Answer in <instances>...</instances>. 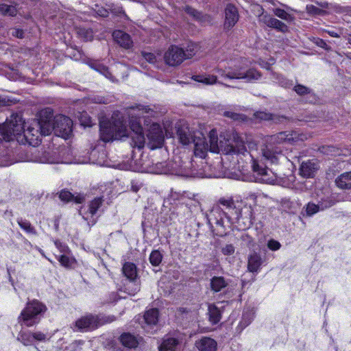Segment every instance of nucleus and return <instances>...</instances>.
Here are the masks:
<instances>
[{
  "label": "nucleus",
  "instance_id": "12",
  "mask_svg": "<svg viewBox=\"0 0 351 351\" xmlns=\"http://www.w3.org/2000/svg\"><path fill=\"white\" fill-rule=\"evenodd\" d=\"M262 159L269 164H278L283 157L282 149L268 143L261 149Z\"/></svg>",
  "mask_w": 351,
  "mask_h": 351
},
{
  "label": "nucleus",
  "instance_id": "64",
  "mask_svg": "<svg viewBox=\"0 0 351 351\" xmlns=\"http://www.w3.org/2000/svg\"><path fill=\"white\" fill-rule=\"evenodd\" d=\"M280 5H281L282 6H283L284 8H287V9H289V7L288 5H285V4L280 3Z\"/></svg>",
  "mask_w": 351,
  "mask_h": 351
},
{
  "label": "nucleus",
  "instance_id": "47",
  "mask_svg": "<svg viewBox=\"0 0 351 351\" xmlns=\"http://www.w3.org/2000/svg\"><path fill=\"white\" fill-rule=\"evenodd\" d=\"M80 121L81 124L84 127H90L92 125L91 119L86 113H83L81 114Z\"/></svg>",
  "mask_w": 351,
  "mask_h": 351
},
{
  "label": "nucleus",
  "instance_id": "8",
  "mask_svg": "<svg viewBox=\"0 0 351 351\" xmlns=\"http://www.w3.org/2000/svg\"><path fill=\"white\" fill-rule=\"evenodd\" d=\"M307 135L298 131L280 132L269 136L268 143L274 146L283 143L292 144L307 139Z\"/></svg>",
  "mask_w": 351,
  "mask_h": 351
},
{
  "label": "nucleus",
  "instance_id": "18",
  "mask_svg": "<svg viewBox=\"0 0 351 351\" xmlns=\"http://www.w3.org/2000/svg\"><path fill=\"white\" fill-rule=\"evenodd\" d=\"M319 169V165L314 160L302 162L300 167V175L304 178H313Z\"/></svg>",
  "mask_w": 351,
  "mask_h": 351
},
{
  "label": "nucleus",
  "instance_id": "51",
  "mask_svg": "<svg viewBox=\"0 0 351 351\" xmlns=\"http://www.w3.org/2000/svg\"><path fill=\"white\" fill-rule=\"evenodd\" d=\"M185 11L187 14L192 16L195 19H200L201 13L199 12L198 11H197L196 10H195L194 8L189 7V6H186Z\"/></svg>",
  "mask_w": 351,
  "mask_h": 351
},
{
  "label": "nucleus",
  "instance_id": "41",
  "mask_svg": "<svg viewBox=\"0 0 351 351\" xmlns=\"http://www.w3.org/2000/svg\"><path fill=\"white\" fill-rule=\"evenodd\" d=\"M273 12L276 16L285 21H292L293 19L291 14H289L285 10L281 8L274 9Z\"/></svg>",
  "mask_w": 351,
  "mask_h": 351
},
{
  "label": "nucleus",
  "instance_id": "27",
  "mask_svg": "<svg viewBox=\"0 0 351 351\" xmlns=\"http://www.w3.org/2000/svg\"><path fill=\"white\" fill-rule=\"evenodd\" d=\"M336 185L342 189H351V171L341 174L335 180Z\"/></svg>",
  "mask_w": 351,
  "mask_h": 351
},
{
  "label": "nucleus",
  "instance_id": "46",
  "mask_svg": "<svg viewBox=\"0 0 351 351\" xmlns=\"http://www.w3.org/2000/svg\"><path fill=\"white\" fill-rule=\"evenodd\" d=\"M169 171V169L167 167L165 162H157L153 173L157 174H166Z\"/></svg>",
  "mask_w": 351,
  "mask_h": 351
},
{
  "label": "nucleus",
  "instance_id": "37",
  "mask_svg": "<svg viewBox=\"0 0 351 351\" xmlns=\"http://www.w3.org/2000/svg\"><path fill=\"white\" fill-rule=\"evenodd\" d=\"M0 14L5 16H14L16 15L17 10L16 7L12 5L2 3L0 4Z\"/></svg>",
  "mask_w": 351,
  "mask_h": 351
},
{
  "label": "nucleus",
  "instance_id": "59",
  "mask_svg": "<svg viewBox=\"0 0 351 351\" xmlns=\"http://www.w3.org/2000/svg\"><path fill=\"white\" fill-rule=\"evenodd\" d=\"M244 208L247 210V215L245 216V218L249 219L250 221L252 218V209L250 206H245Z\"/></svg>",
  "mask_w": 351,
  "mask_h": 351
},
{
  "label": "nucleus",
  "instance_id": "24",
  "mask_svg": "<svg viewBox=\"0 0 351 351\" xmlns=\"http://www.w3.org/2000/svg\"><path fill=\"white\" fill-rule=\"evenodd\" d=\"M180 342L178 337H165L158 348L159 351H176Z\"/></svg>",
  "mask_w": 351,
  "mask_h": 351
},
{
  "label": "nucleus",
  "instance_id": "50",
  "mask_svg": "<svg viewBox=\"0 0 351 351\" xmlns=\"http://www.w3.org/2000/svg\"><path fill=\"white\" fill-rule=\"evenodd\" d=\"M294 90L300 95H304L309 93L310 92L308 88L301 84L295 86Z\"/></svg>",
  "mask_w": 351,
  "mask_h": 351
},
{
  "label": "nucleus",
  "instance_id": "26",
  "mask_svg": "<svg viewBox=\"0 0 351 351\" xmlns=\"http://www.w3.org/2000/svg\"><path fill=\"white\" fill-rule=\"evenodd\" d=\"M121 344L127 348H135L138 346V339L133 335L128 332L122 334L119 337Z\"/></svg>",
  "mask_w": 351,
  "mask_h": 351
},
{
  "label": "nucleus",
  "instance_id": "39",
  "mask_svg": "<svg viewBox=\"0 0 351 351\" xmlns=\"http://www.w3.org/2000/svg\"><path fill=\"white\" fill-rule=\"evenodd\" d=\"M270 23V27L271 28L276 29V30L285 33L288 31V26L283 22L280 20L274 18L273 21Z\"/></svg>",
  "mask_w": 351,
  "mask_h": 351
},
{
  "label": "nucleus",
  "instance_id": "62",
  "mask_svg": "<svg viewBox=\"0 0 351 351\" xmlns=\"http://www.w3.org/2000/svg\"><path fill=\"white\" fill-rule=\"evenodd\" d=\"M41 162H51V161H49V160L47 159H40V160Z\"/></svg>",
  "mask_w": 351,
  "mask_h": 351
},
{
  "label": "nucleus",
  "instance_id": "58",
  "mask_svg": "<svg viewBox=\"0 0 351 351\" xmlns=\"http://www.w3.org/2000/svg\"><path fill=\"white\" fill-rule=\"evenodd\" d=\"M10 34L19 38L23 37L24 32L21 29L13 28L10 29Z\"/></svg>",
  "mask_w": 351,
  "mask_h": 351
},
{
  "label": "nucleus",
  "instance_id": "25",
  "mask_svg": "<svg viewBox=\"0 0 351 351\" xmlns=\"http://www.w3.org/2000/svg\"><path fill=\"white\" fill-rule=\"evenodd\" d=\"M263 261L260 256L256 252H253L249 255L247 262V269L250 272H257L261 265Z\"/></svg>",
  "mask_w": 351,
  "mask_h": 351
},
{
  "label": "nucleus",
  "instance_id": "14",
  "mask_svg": "<svg viewBox=\"0 0 351 351\" xmlns=\"http://www.w3.org/2000/svg\"><path fill=\"white\" fill-rule=\"evenodd\" d=\"M40 125L38 119H33L25 130L24 136L31 145H37L40 141Z\"/></svg>",
  "mask_w": 351,
  "mask_h": 351
},
{
  "label": "nucleus",
  "instance_id": "48",
  "mask_svg": "<svg viewBox=\"0 0 351 351\" xmlns=\"http://www.w3.org/2000/svg\"><path fill=\"white\" fill-rule=\"evenodd\" d=\"M33 340H36L39 341H45L48 340L47 335L45 334L42 332L38 331L35 332H32Z\"/></svg>",
  "mask_w": 351,
  "mask_h": 351
},
{
  "label": "nucleus",
  "instance_id": "44",
  "mask_svg": "<svg viewBox=\"0 0 351 351\" xmlns=\"http://www.w3.org/2000/svg\"><path fill=\"white\" fill-rule=\"evenodd\" d=\"M259 12H261L260 15L258 16L259 21L262 22L267 26L270 27V23H271V21H273L274 17H271L268 14H265L264 9L262 7H260Z\"/></svg>",
  "mask_w": 351,
  "mask_h": 351
},
{
  "label": "nucleus",
  "instance_id": "56",
  "mask_svg": "<svg viewBox=\"0 0 351 351\" xmlns=\"http://www.w3.org/2000/svg\"><path fill=\"white\" fill-rule=\"evenodd\" d=\"M306 10L308 13L314 14H320L323 12L322 10L313 5H307Z\"/></svg>",
  "mask_w": 351,
  "mask_h": 351
},
{
  "label": "nucleus",
  "instance_id": "11",
  "mask_svg": "<svg viewBox=\"0 0 351 351\" xmlns=\"http://www.w3.org/2000/svg\"><path fill=\"white\" fill-rule=\"evenodd\" d=\"M147 147L151 149L161 147L164 143V135L161 127L158 123H153L147 134Z\"/></svg>",
  "mask_w": 351,
  "mask_h": 351
},
{
  "label": "nucleus",
  "instance_id": "55",
  "mask_svg": "<svg viewBox=\"0 0 351 351\" xmlns=\"http://www.w3.org/2000/svg\"><path fill=\"white\" fill-rule=\"evenodd\" d=\"M253 319V315L251 313H245L243 315V319L241 321V324L244 326H247L250 324Z\"/></svg>",
  "mask_w": 351,
  "mask_h": 351
},
{
  "label": "nucleus",
  "instance_id": "4",
  "mask_svg": "<svg viewBox=\"0 0 351 351\" xmlns=\"http://www.w3.org/2000/svg\"><path fill=\"white\" fill-rule=\"evenodd\" d=\"M47 306L37 300L27 303L25 308L19 317V322L27 327L33 326L39 323L41 317L47 311Z\"/></svg>",
  "mask_w": 351,
  "mask_h": 351
},
{
  "label": "nucleus",
  "instance_id": "21",
  "mask_svg": "<svg viewBox=\"0 0 351 351\" xmlns=\"http://www.w3.org/2000/svg\"><path fill=\"white\" fill-rule=\"evenodd\" d=\"M195 346L199 351H216L217 343L215 339L204 337L195 341Z\"/></svg>",
  "mask_w": 351,
  "mask_h": 351
},
{
  "label": "nucleus",
  "instance_id": "10",
  "mask_svg": "<svg viewBox=\"0 0 351 351\" xmlns=\"http://www.w3.org/2000/svg\"><path fill=\"white\" fill-rule=\"evenodd\" d=\"M185 60L184 49L177 45H171L164 54V60L170 66H178Z\"/></svg>",
  "mask_w": 351,
  "mask_h": 351
},
{
  "label": "nucleus",
  "instance_id": "53",
  "mask_svg": "<svg viewBox=\"0 0 351 351\" xmlns=\"http://www.w3.org/2000/svg\"><path fill=\"white\" fill-rule=\"evenodd\" d=\"M235 248L232 244H227L222 247L221 252L224 255H232L234 253Z\"/></svg>",
  "mask_w": 351,
  "mask_h": 351
},
{
  "label": "nucleus",
  "instance_id": "5",
  "mask_svg": "<svg viewBox=\"0 0 351 351\" xmlns=\"http://www.w3.org/2000/svg\"><path fill=\"white\" fill-rule=\"evenodd\" d=\"M101 139L104 142L121 139L128 136V131L123 121H118L112 123L100 124Z\"/></svg>",
  "mask_w": 351,
  "mask_h": 351
},
{
  "label": "nucleus",
  "instance_id": "6",
  "mask_svg": "<svg viewBox=\"0 0 351 351\" xmlns=\"http://www.w3.org/2000/svg\"><path fill=\"white\" fill-rule=\"evenodd\" d=\"M24 123L18 115H13L3 124L0 125V134L6 141H10L12 136L21 135L25 132Z\"/></svg>",
  "mask_w": 351,
  "mask_h": 351
},
{
  "label": "nucleus",
  "instance_id": "17",
  "mask_svg": "<svg viewBox=\"0 0 351 351\" xmlns=\"http://www.w3.org/2000/svg\"><path fill=\"white\" fill-rule=\"evenodd\" d=\"M335 204V201L331 198H326V199H322L317 204L312 202H309L306 204V213L308 217H311L319 211H322L326 208L332 206Z\"/></svg>",
  "mask_w": 351,
  "mask_h": 351
},
{
  "label": "nucleus",
  "instance_id": "31",
  "mask_svg": "<svg viewBox=\"0 0 351 351\" xmlns=\"http://www.w3.org/2000/svg\"><path fill=\"white\" fill-rule=\"evenodd\" d=\"M158 311L156 308H152L145 312L143 316L145 324L147 326L156 325L158 322Z\"/></svg>",
  "mask_w": 351,
  "mask_h": 351
},
{
  "label": "nucleus",
  "instance_id": "36",
  "mask_svg": "<svg viewBox=\"0 0 351 351\" xmlns=\"http://www.w3.org/2000/svg\"><path fill=\"white\" fill-rule=\"evenodd\" d=\"M199 45L194 43H189L184 50V56L186 60L192 58L199 51Z\"/></svg>",
  "mask_w": 351,
  "mask_h": 351
},
{
  "label": "nucleus",
  "instance_id": "1",
  "mask_svg": "<svg viewBox=\"0 0 351 351\" xmlns=\"http://www.w3.org/2000/svg\"><path fill=\"white\" fill-rule=\"evenodd\" d=\"M209 141L204 136H197L193 139L194 154L196 156L204 158L208 151L213 153H221L236 158L238 163L241 160L252 162V169L256 182L270 184L274 182L275 176L272 171L260 164L245 147L243 138L237 133H231L228 138L218 142L216 130L209 132Z\"/></svg>",
  "mask_w": 351,
  "mask_h": 351
},
{
  "label": "nucleus",
  "instance_id": "32",
  "mask_svg": "<svg viewBox=\"0 0 351 351\" xmlns=\"http://www.w3.org/2000/svg\"><path fill=\"white\" fill-rule=\"evenodd\" d=\"M60 265L66 268H72L76 263L75 259L70 254H63L60 256H56Z\"/></svg>",
  "mask_w": 351,
  "mask_h": 351
},
{
  "label": "nucleus",
  "instance_id": "61",
  "mask_svg": "<svg viewBox=\"0 0 351 351\" xmlns=\"http://www.w3.org/2000/svg\"><path fill=\"white\" fill-rule=\"evenodd\" d=\"M325 32L334 38H339L340 36V35L335 31L326 30Z\"/></svg>",
  "mask_w": 351,
  "mask_h": 351
},
{
  "label": "nucleus",
  "instance_id": "29",
  "mask_svg": "<svg viewBox=\"0 0 351 351\" xmlns=\"http://www.w3.org/2000/svg\"><path fill=\"white\" fill-rule=\"evenodd\" d=\"M59 198L64 202L74 201L77 204H80L84 200V196L80 195L74 196L71 192L66 190H62L60 192Z\"/></svg>",
  "mask_w": 351,
  "mask_h": 351
},
{
  "label": "nucleus",
  "instance_id": "22",
  "mask_svg": "<svg viewBox=\"0 0 351 351\" xmlns=\"http://www.w3.org/2000/svg\"><path fill=\"white\" fill-rule=\"evenodd\" d=\"M112 36L121 47L125 49H130L132 47L133 42L128 34L121 30H116L113 32Z\"/></svg>",
  "mask_w": 351,
  "mask_h": 351
},
{
  "label": "nucleus",
  "instance_id": "60",
  "mask_svg": "<svg viewBox=\"0 0 351 351\" xmlns=\"http://www.w3.org/2000/svg\"><path fill=\"white\" fill-rule=\"evenodd\" d=\"M96 13L100 16H102V17H106L108 16V11L107 10L103 8H99L97 11H96Z\"/></svg>",
  "mask_w": 351,
  "mask_h": 351
},
{
  "label": "nucleus",
  "instance_id": "33",
  "mask_svg": "<svg viewBox=\"0 0 351 351\" xmlns=\"http://www.w3.org/2000/svg\"><path fill=\"white\" fill-rule=\"evenodd\" d=\"M122 270L124 275L130 280H134L137 276L136 267L134 263H125Z\"/></svg>",
  "mask_w": 351,
  "mask_h": 351
},
{
  "label": "nucleus",
  "instance_id": "13",
  "mask_svg": "<svg viewBox=\"0 0 351 351\" xmlns=\"http://www.w3.org/2000/svg\"><path fill=\"white\" fill-rule=\"evenodd\" d=\"M40 118L38 119L40 125V132L42 136H47L53 131L54 118H53V111L50 108H47L40 112Z\"/></svg>",
  "mask_w": 351,
  "mask_h": 351
},
{
  "label": "nucleus",
  "instance_id": "28",
  "mask_svg": "<svg viewBox=\"0 0 351 351\" xmlns=\"http://www.w3.org/2000/svg\"><path fill=\"white\" fill-rule=\"evenodd\" d=\"M254 117L261 121H272L275 123L280 122L284 117L271 114L264 111L256 112L254 114Z\"/></svg>",
  "mask_w": 351,
  "mask_h": 351
},
{
  "label": "nucleus",
  "instance_id": "3",
  "mask_svg": "<svg viewBox=\"0 0 351 351\" xmlns=\"http://www.w3.org/2000/svg\"><path fill=\"white\" fill-rule=\"evenodd\" d=\"M131 109L133 110V113L130 114V116H131L130 125L132 130L130 134L132 140L131 145L133 147L141 149L145 146V138L143 132V128L139 121V117L144 114L152 115L154 110L148 106L141 105L132 107Z\"/></svg>",
  "mask_w": 351,
  "mask_h": 351
},
{
  "label": "nucleus",
  "instance_id": "34",
  "mask_svg": "<svg viewBox=\"0 0 351 351\" xmlns=\"http://www.w3.org/2000/svg\"><path fill=\"white\" fill-rule=\"evenodd\" d=\"M228 283L223 277L215 276L211 279V289L215 292L220 291L223 288L226 287Z\"/></svg>",
  "mask_w": 351,
  "mask_h": 351
},
{
  "label": "nucleus",
  "instance_id": "52",
  "mask_svg": "<svg viewBox=\"0 0 351 351\" xmlns=\"http://www.w3.org/2000/svg\"><path fill=\"white\" fill-rule=\"evenodd\" d=\"M93 68L98 71L99 73L104 75L106 77H108V75H110V73L108 71V69L105 66L101 65V64H94V65L91 66Z\"/></svg>",
  "mask_w": 351,
  "mask_h": 351
},
{
  "label": "nucleus",
  "instance_id": "49",
  "mask_svg": "<svg viewBox=\"0 0 351 351\" xmlns=\"http://www.w3.org/2000/svg\"><path fill=\"white\" fill-rule=\"evenodd\" d=\"M55 245L59 250V251L63 254H70L71 251L67 245L60 242L59 241H55Z\"/></svg>",
  "mask_w": 351,
  "mask_h": 351
},
{
  "label": "nucleus",
  "instance_id": "23",
  "mask_svg": "<svg viewBox=\"0 0 351 351\" xmlns=\"http://www.w3.org/2000/svg\"><path fill=\"white\" fill-rule=\"evenodd\" d=\"M192 79L197 82L202 83L205 85H213L215 84H220L226 87H230V86L221 83L217 80V77L214 75L210 74H202V75H193Z\"/></svg>",
  "mask_w": 351,
  "mask_h": 351
},
{
  "label": "nucleus",
  "instance_id": "35",
  "mask_svg": "<svg viewBox=\"0 0 351 351\" xmlns=\"http://www.w3.org/2000/svg\"><path fill=\"white\" fill-rule=\"evenodd\" d=\"M17 223L20 228L25 231L28 234L36 235L37 234L34 227L31 224V223L23 218H18Z\"/></svg>",
  "mask_w": 351,
  "mask_h": 351
},
{
  "label": "nucleus",
  "instance_id": "7",
  "mask_svg": "<svg viewBox=\"0 0 351 351\" xmlns=\"http://www.w3.org/2000/svg\"><path fill=\"white\" fill-rule=\"evenodd\" d=\"M115 320L114 315L102 316L99 317L93 315H88L81 317L75 322V327L80 331L91 330L97 328L107 323H111Z\"/></svg>",
  "mask_w": 351,
  "mask_h": 351
},
{
  "label": "nucleus",
  "instance_id": "57",
  "mask_svg": "<svg viewBox=\"0 0 351 351\" xmlns=\"http://www.w3.org/2000/svg\"><path fill=\"white\" fill-rule=\"evenodd\" d=\"M144 58L149 63H154L156 61V56L152 53H143Z\"/></svg>",
  "mask_w": 351,
  "mask_h": 351
},
{
  "label": "nucleus",
  "instance_id": "16",
  "mask_svg": "<svg viewBox=\"0 0 351 351\" xmlns=\"http://www.w3.org/2000/svg\"><path fill=\"white\" fill-rule=\"evenodd\" d=\"M221 207L223 206V209L228 213H230V217L239 220L243 217V215L241 211L236 208L234 202L232 198H224L221 197L219 199L218 204Z\"/></svg>",
  "mask_w": 351,
  "mask_h": 351
},
{
  "label": "nucleus",
  "instance_id": "63",
  "mask_svg": "<svg viewBox=\"0 0 351 351\" xmlns=\"http://www.w3.org/2000/svg\"><path fill=\"white\" fill-rule=\"evenodd\" d=\"M97 103H104V101L103 100V99H99L98 101H96Z\"/></svg>",
  "mask_w": 351,
  "mask_h": 351
},
{
  "label": "nucleus",
  "instance_id": "38",
  "mask_svg": "<svg viewBox=\"0 0 351 351\" xmlns=\"http://www.w3.org/2000/svg\"><path fill=\"white\" fill-rule=\"evenodd\" d=\"M103 202L101 197H96L92 200L88 205V213L91 216L96 214L98 209L101 207Z\"/></svg>",
  "mask_w": 351,
  "mask_h": 351
},
{
  "label": "nucleus",
  "instance_id": "30",
  "mask_svg": "<svg viewBox=\"0 0 351 351\" xmlns=\"http://www.w3.org/2000/svg\"><path fill=\"white\" fill-rule=\"evenodd\" d=\"M208 314L209 316V321L213 324H217L221 318V311L219 308L214 304L208 305Z\"/></svg>",
  "mask_w": 351,
  "mask_h": 351
},
{
  "label": "nucleus",
  "instance_id": "42",
  "mask_svg": "<svg viewBox=\"0 0 351 351\" xmlns=\"http://www.w3.org/2000/svg\"><path fill=\"white\" fill-rule=\"evenodd\" d=\"M162 254L158 250H154L149 256V261L154 266H158L162 261Z\"/></svg>",
  "mask_w": 351,
  "mask_h": 351
},
{
  "label": "nucleus",
  "instance_id": "43",
  "mask_svg": "<svg viewBox=\"0 0 351 351\" xmlns=\"http://www.w3.org/2000/svg\"><path fill=\"white\" fill-rule=\"evenodd\" d=\"M77 32L78 36L84 41L90 40L93 37V32L90 29L79 28Z\"/></svg>",
  "mask_w": 351,
  "mask_h": 351
},
{
  "label": "nucleus",
  "instance_id": "19",
  "mask_svg": "<svg viewBox=\"0 0 351 351\" xmlns=\"http://www.w3.org/2000/svg\"><path fill=\"white\" fill-rule=\"evenodd\" d=\"M225 26L228 28L232 27L239 20V13L237 8L231 3L226 5L225 9Z\"/></svg>",
  "mask_w": 351,
  "mask_h": 351
},
{
  "label": "nucleus",
  "instance_id": "9",
  "mask_svg": "<svg viewBox=\"0 0 351 351\" xmlns=\"http://www.w3.org/2000/svg\"><path fill=\"white\" fill-rule=\"evenodd\" d=\"M73 121L64 115L58 114L54 117V134L63 138H68L72 132Z\"/></svg>",
  "mask_w": 351,
  "mask_h": 351
},
{
  "label": "nucleus",
  "instance_id": "45",
  "mask_svg": "<svg viewBox=\"0 0 351 351\" xmlns=\"http://www.w3.org/2000/svg\"><path fill=\"white\" fill-rule=\"evenodd\" d=\"M223 116L230 118L234 121H245L246 117L244 114L236 113L231 111H225Z\"/></svg>",
  "mask_w": 351,
  "mask_h": 351
},
{
  "label": "nucleus",
  "instance_id": "40",
  "mask_svg": "<svg viewBox=\"0 0 351 351\" xmlns=\"http://www.w3.org/2000/svg\"><path fill=\"white\" fill-rule=\"evenodd\" d=\"M17 339L20 341L24 346L31 345L33 342L32 333L20 332Z\"/></svg>",
  "mask_w": 351,
  "mask_h": 351
},
{
  "label": "nucleus",
  "instance_id": "15",
  "mask_svg": "<svg viewBox=\"0 0 351 351\" xmlns=\"http://www.w3.org/2000/svg\"><path fill=\"white\" fill-rule=\"evenodd\" d=\"M225 218H227L229 221L232 219L230 213H228L219 205H215L208 214V222L219 226H223Z\"/></svg>",
  "mask_w": 351,
  "mask_h": 351
},
{
  "label": "nucleus",
  "instance_id": "20",
  "mask_svg": "<svg viewBox=\"0 0 351 351\" xmlns=\"http://www.w3.org/2000/svg\"><path fill=\"white\" fill-rule=\"evenodd\" d=\"M177 134L180 142L185 145L193 142V139L197 137L186 124L181 125L178 128Z\"/></svg>",
  "mask_w": 351,
  "mask_h": 351
},
{
  "label": "nucleus",
  "instance_id": "54",
  "mask_svg": "<svg viewBox=\"0 0 351 351\" xmlns=\"http://www.w3.org/2000/svg\"><path fill=\"white\" fill-rule=\"evenodd\" d=\"M267 247L271 250L276 251L280 248L281 245L278 241L274 239H271L267 243Z\"/></svg>",
  "mask_w": 351,
  "mask_h": 351
},
{
  "label": "nucleus",
  "instance_id": "2",
  "mask_svg": "<svg viewBox=\"0 0 351 351\" xmlns=\"http://www.w3.org/2000/svg\"><path fill=\"white\" fill-rule=\"evenodd\" d=\"M216 73L224 80H243L246 82H253L258 80L261 76V73L255 69L246 68V60L242 58L241 62L229 66L224 69L216 68Z\"/></svg>",
  "mask_w": 351,
  "mask_h": 351
}]
</instances>
